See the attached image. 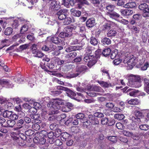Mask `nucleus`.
I'll list each match as a JSON object with an SVG mask.
<instances>
[{
	"instance_id": "f257e3e1",
	"label": "nucleus",
	"mask_w": 149,
	"mask_h": 149,
	"mask_svg": "<svg viewBox=\"0 0 149 149\" xmlns=\"http://www.w3.org/2000/svg\"><path fill=\"white\" fill-rule=\"evenodd\" d=\"M62 101L59 99H52L47 104V106L50 109V114H54L58 113L60 110L63 112H68L71 110L70 108L66 106L60 108V105L63 104Z\"/></svg>"
},
{
	"instance_id": "f03ea898",
	"label": "nucleus",
	"mask_w": 149,
	"mask_h": 149,
	"mask_svg": "<svg viewBox=\"0 0 149 149\" xmlns=\"http://www.w3.org/2000/svg\"><path fill=\"white\" fill-rule=\"evenodd\" d=\"M75 29V26H67L64 29L63 32L60 33L59 36L61 38L70 37L72 35V31L74 30Z\"/></svg>"
},
{
	"instance_id": "7ed1b4c3",
	"label": "nucleus",
	"mask_w": 149,
	"mask_h": 149,
	"mask_svg": "<svg viewBox=\"0 0 149 149\" xmlns=\"http://www.w3.org/2000/svg\"><path fill=\"white\" fill-rule=\"evenodd\" d=\"M135 58L133 55H129L127 56H125L123 61L124 63L127 64L128 66L131 67L134 65L135 64Z\"/></svg>"
},
{
	"instance_id": "20e7f679",
	"label": "nucleus",
	"mask_w": 149,
	"mask_h": 149,
	"mask_svg": "<svg viewBox=\"0 0 149 149\" xmlns=\"http://www.w3.org/2000/svg\"><path fill=\"white\" fill-rule=\"evenodd\" d=\"M15 133L13 132L11 135L13 139V143L14 145L17 146H23L25 145L24 141L17 136H15Z\"/></svg>"
},
{
	"instance_id": "39448f33",
	"label": "nucleus",
	"mask_w": 149,
	"mask_h": 149,
	"mask_svg": "<svg viewBox=\"0 0 149 149\" xmlns=\"http://www.w3.org/2000/svg\"><path fill=\"white\" fill-rule=\"evenodd\" d=\"M84 60L86 62H88L87 65L89 67H91L96 62L95 58L93 55H89L85 56L84 58Z\"/></svg>"
},
{
	"instance_id": "423d86ee",
	"label": "nucleus",
	"mask_w": 149,
	"mask_h": 149,
	"mask_svg": "<svg viewBox=\"0 0 149 149\" xmlns=\"http://www.w3.org/2000/svg\"><path fill=\"white\" fill-rule=\"evenodd\" d=\"M86 69V66L84 65L77 66L76 68V72L70 75V77L73 78L79 75L81 73L83 72Z\"/></svg>"
},
{
	"instance_id": "0eeeda50",
	"label": "nucleus",
	"mask_w": 149,
	"mask_h": 149,
	"mask_svg": "<svg viewBox=\"0 0 149 149\" xmlns=\"http://www.w3.org/2000/svg\"><path fill=\"white\" fill-rule=\"evenodd\" d=\"M128 76V85L137 81H141V79L140 76L137 75L133 74H129L127 75Z\"/></svg>"
},
{
	"instance_id": "6e6552de",
	"label": "nucleus",
	"mask_w": 149,
	"mask_h": 149,
	"mask_svg": "<svg viewBox=\"0 0 149 149\" xmlns=\"http://www.w3.org/2000/svg\"><path fill=\"white\" fill-rule=\"evenodd\" d=\"M68 10L67 9H63L59 10L57 13V15L59 19L63 20L67 15Z\"/></svg>"
},
{
	"instance_id": "1a4fd4ad",
	"label": "nucleus",
	"mask_w": 149,
	"mask_h": 149,
	"mask_svg": "<svg viewBox=\"0 0 149 149\" xmlns=\"http://www.w3.org/2000/svg\"><path fill=\"white\" fill-rule=\"evenodd\" d=\"M0 85L6 88H12L13 85L11 82L6 79H0Z\"/></svg>"
},
{
	"instance_id": "9d476101",
	"label": "nucleus",
	"mask_w": 149,
	"mask_h": 149,
	"mask_svg": "<svg viewBox=\"0 0 149 149\" xmlns=\"http://www.w3.org/2000/svg\"><path fill=\"white\" fill-rule=\"evenodd\" d=\"M122 132L125 136H131L134 140H137L139 139V137L137 135L134 134L132 133L127 131L123 130L122 131Z\"/></svg>"
},
{
	"instance_id": "9b49d317",
	"label": "nucleus",
	"mask_w": 149,
	"mask_h": 149,
	"mask_svg": "<svg viewBox=\"0 0 149 149\" xmlns=\"http://www.w3.org/2000/svg\"><path fill=\"white\" fill-rule=\"evenodd\" d=\"M60 6L56 0H53L51 3L49 8L52 10L55 11L58 10Z\"/></svg>"
},
{
	"instance_id": "f8f14e48",
	"label": "nucleus",
	"mask_w": 149,
	"mask_h": 149,
	"mask_svg": "<svg viewBox=\"0 0 149 149\" xmlns=\"http://www.w3.org/2000/svg\"><path fill=\"white\" fill-rule=\"evenodd\" d=\"M139 8L144 13H149V6L146 3L141 4L139 6Z\"/></svg>"
},
{
	"instance_id": "ddd939ff",
	"label": "nucleus",
	"mask_w": 149,
	"mask_h": 149,
	"mask_svg": "<svg viewBox=\"0 0 149 149\" xmlns=\"http://www.w3.org/2000/svg\"><path fill=\"white\" fill-rule=\"evenodd\" d=\"M36 80L34 75L32 77H30L29 78H26L25 79V80L28 82L29 85L31 87L34 85Z\"/></svg>"
},
{
	"instance_id": "4468645a",
	"label": "nucleus",
	"mask_w": 149,
	"mask_h": 149,
	"mask_svg": "<svg viewBox=\"0 0 149 149\" xmlns=\"http://www.w3.org/2000/svg\"><path fill=\"white\" fill-rule=\"evenodd\" d=\"M95 20L94 18L88 19L86 22V26L89 28L93 27L95 25Z\"/></svg>"
},
{
	"instance_id": "2eb2a0df",
	"label": "nucleus",
	"mask_w": 149,
	"mask_h": 149,
	"mask_svg": "<svg viewBox=\"0 0 149 149\" xmlns=\"http://www.w3.org/2000/svg\"><path fill=\"white\" fill-rule=\"evenodd\" d=\"M81 49V47L79 46H72L67 48L65 49V51L69 52L72 51L80 50Z\"/></svg>"
},
{
	"instance_id": "dca6fc26",
	"label": "nucleus",
	"mask_w": 149,
	"mask_h": 149,
	"mask_svg": "<svg viewBox=\"0 0 149 149\" xmlns=\"http://www.w3.org/2000/svg\"><path fill=\"white\" fill-rule=\"evenodd\" d=\"M89 119L90 123L94 125L98 124L99 123V121L97 118L93 116H89Z\"/></svg>"
},
{
	"instance_id": "f3484780",
	"label": "nucleus",
	"mask_w": 149,
	"mask_h": 149,
	"mask_svg": "<svg viewBox=\"0 0 149 149\" xmlns=\"http://www.w3.org/2000/svg\"><path fill=\"white\" fill-rule=\"evenodd\" d=\"M143 81L144 83V90L149 94V80L146 78H144Z\"/></svg>"
},
{
	"instance_id": "a211bd4d",
	"label": "nucleus",
	"mask_w": 149,
	"mask_h": 149,
	"mask_svg": "<svg viewBox=\"0 0 149 149\" xmlns=\"http://www.w3.org/2000/svg\"><path fill=\"white\" fill-rule=\"evenodd\" d=\"M44 21L46 24L51 25H53L56 22V21L54 19L45 17Z\"/></svg>"
},
{
	"instance_id": "6ab92c4d",
	"label": "nucleus",
	"mask_w": 149,
	"mask_h": 149,
	"mask_svg": "<svg viewBox=\"0 0 149 149\" xmlns=\"http://www.w3.org/2000/svg\"><path fill=\"white\" fill-rule=\"evenodd\" d=\"M12 19L13 22L11 23V26L13 29H16L19 25L18 20L16 17H13Z\"/></svg>"
},
{
	"instance_id": "aec40b11",
	"label": "nucleus",
	"mask_w": 149,
	"mask_h": 149,
	"mask_svg": "<svg viewBox=\"0 0 149 149\" xmlns=\"http://www.w3.org/2000/svg\"><path fill=\"white\" fill-rule=\"evenodd\" d=\"M107 15L110 18L116 19L117 18L120 17V15L115 12H111L107 13Z\"/></svg>"
},
{
	"instance_id": "412c9836",
	"label": "nucleus",
	"mask_w": 149,
	"mask_h": 149,
	"mask_svg": "<svg viewBox=\"0 0 149 149\" xmlns=\"http://www.w3.org/2000/svg\"><path fill=\"white\" fill-rule=\"evenodd\" d=\"M140 81H137L135 82H133L132 83H131L128 84V85L131 87L138 88L141 86V84L140 82Z\"/></svg>"
},
{
	"instance_id": "4be33fe9",
	"label": "nucleus",
	"mask_w": 149,
	"mask_h": 149,
	"mask_svg": "<svg viewBox=\"0 0 149 149\" xmlns=\"http://www.w3.org/2000/svg\"><path fill=\"white\" fill-rule=\"evenodd\" d=\"M126 102L129 104L133 105H138L140 103L139 100L136 98L132 99L129 101L127 100Z\"/></svg>"
},
{
	"instance_id": "5701e85b",
	"label": "nucleus",
	"mask_w": 149,
	"mask_h": 149,
	"mask_svg": "<svg viewBox=\"0 0 149 149\" xmlns=\"http://www.w3.org/2000/svg\"><path fill=\"white\" fill-rule=\"evenodd\" d=\"M55 136L54 135L53 133L52 132H50L47 133V138H48L51 141L49 140V142L50 144H52L54 142L53 140Z\"/></svg>"
},
{
	"instance_id": "b1692460",
	"label": "nucleus",
	"mask_w": 149,
	"mask_h": 149,
	"mask_svg": "<svg viewBox=\"0 0 149 149\" xmlns=\"http://www.w3.org/2000/svg\"><path fill=\"white\" fill-rule=\"evenodd\" d=\"M127 91L128 92H130L129 93V95L131 96H136L137 95L139 92L138 90L131 88H129L128 89Z\"/></svg>"
},
{
	"instance_id": "393cba45",
	"label": "nucleus",
	"mask_w": 149,
	"mask_h": 149,
	"mask_svg": "<svg viewBox=\"0 0 149 149\" xmlns=\"http://www.w3.org/2000/svg\"><path fill=\"white\" fill-rule=\"evenodd\" d=\"M97 82L101 86L104 88H109L111 86V84L109 82L99 81Z\"/></svg>"
},
{
	"instance_id": "a878e982",
	"label": "nucleus",
	"mask_w": 149,
	"mask_h": 149,
	"mask_svg": "<svg viewBox=\"0 0 149 149\" xmlns=\"http://www.w3.org/2000/svg\"><path fill=\"white\" fill-rule=\"evenodd\" d=\"M71 14L75 16L79 17L81 14L80 11L79 10H75L74 9L72 8L70 10Z\"/></svg>"
},
{
	"instance_id": "bb28decb",
	"label": "nucleus",
	"mask_w": 149,
	"mask_h": 149,
	"mask_svg": "<svg viewBox=\"0 0 149 149\" xmlns=\"http://www.w3.org/2000/svg\"><path fill=\"white\" fill-rule=\"evenodd\" d=\"M91 90L93 91L103 92V90L100 87L97 86H92L91 87Z\"/></svg>"
},
{
	"instance_id": "cd10ccee",
	"label": "nucleus",
	"mask_w": 149,
	"mask_h": 149,
	"mask_svg": "<svg viewBox=\"0 0 149 149\" xmlns=\"http://www.w3.org/2000/svg\"><path fill=\"white\" fill-rule=\"evenodd\" d=\"M134 113L136 117L140 116L141 115V111L142 110L138 107H135L134 108Z\"/></svg>"
},
{
	"instance_id": "c85d7f7f",
	"label": "nucleus",
	"mask_w": 149,
	"mask_h": 149,
	"mask_svg": "<svg viewBox=\"0 0 149 149\" xmlns=\"http://www.w3.org/2000/svg\"><path fill=\"white\" fill-rule=\"evenodd\" d=\"M33 54L34 56L38 58L42 57L44 55V54L43 53L38 50L33 52Z\"/></svg>"
},
{
	"instance_id": "c756f323",
	"label": "nucleus",
	"mask_w": 149,
	"mask_h": 149,
	"mask_svg": "<svg viewBox=\"0 0 149 149\" xmlns=\"http://www.w3.org/2000/svg\"><path fill=\"white\" fill-rule=\"evenodd\" d=\"M31 118L34 120V121L36 123H40L41 121L39 119V116L38 114H34L31 116Z\"/></svg>"
},
{
	"instance_id": "7c9ffc66",
	"label": "nucleus",
	"mask_w": 149,
	"mask_h": 149,
	"mask_svg": "<svg viewBox=\"0 0 149 149\" xmlns=\"http://www.w3.org/2000/svg\"><path fill=\"white\" fill-rule=\"evenodd\" d=\"M76 1L79 5L85 4L87 5H90L89 3L86 0H76Z\"/></svg>"
},
{
	"instance_id": "2f4dec72",
	"label": "nucleus",
	"mask_w": 149,
	"mask_h": 149,
	"mask_svg": "<svg viewBox=\"0 0 149 149\" xmlns=\"http://www.w3.org/2000/svg\"><path fill=\"white\" fill-rule=\"evenodd\" d=\"M63 19L64 20L63 23L65 25H68L72 22L71 18L68 15H67Z\"/></svg>"
},
{
	"instance_id": "473e14b6",
	"label": "nucleus",
	"mask_w": 149,
	"mask_h": 149,
	"mask_svg": "<svg viewBox=\"0 0 149 149\" xmlns=\"http://www.w3.org/2000/svg\"><path fill=\"white\" fill-rule=\"evenodd\" d=\"M118 50L117 49H115L113 51L111 55V58L112 59H114L116 58H118L119 56L118 54Z\"/></svg>"
},
{
	"instance_id": "72a5a7b5",
	"label": "nucleus",
	"mask_w": 149,
	"mask_h": 149,
	"mask_svg": "<svg viewBox=\"0 0 149 149\" xmlns=\"http://www.w3.org/2000/svg\"><path fill=\"white\" fill-rule=\"evenodd\" d=\"M101 123L102 125H112L110 123H109V120L107 118H102L101 121Z\"/></svg>"
},
{
	"instance_id": "f704fd0d",
	"label": "nucleus",
	"mask_w": 149,
	"mask_h": 149,
	"mask_svg": "<svg viewBox=\"0 0 149 149\" xmlns=\"http://www.w3.org/2000/svg\"><path fill=\"white\" fill-rule=\"evenodd\" d=\"M117 33V32L115 30L111 29L108 31L107 35L108 37H110L115 36Z\"/></svg>"
},
{
	"instance_id": "c9c22d12",
	"label": "nucleus",
	"mask_w": 149,
	"mask_h": 149,
	"mask_svg": "<svg viewBox=\"0 0 149 149\" xmlns=\"http://www.w3.org/2000/svg\"><path fill=\"white\" fill-rule=\"evenodd\" d=\"M136 6V3L134 2H131L130 3H127L125 4L124 6L125 8H132L135 7Z\"/></svg>"
},
{
	"instance_id": "e433bc0d",
	"label": "nucleus",
	"mask_w": 149,
	"mask_h": 149,
	"mask_svg": "<svg viewBox=\"0 0 149 149\" xmlns=\"http://www.w3.org/2000/svg\"><path fill=\"white\" fill-rule=\"evenodd\" d=\"M27 23L24 24L22 26L20 30V32L24 34H23L28 29V26L27 24Z\"/></svg>"
},
{
	"instance_id": "4c0bfd02",
	"label": "nucleus",
	"mask_w": 149,
	"mask_h": 149,
	"mask_svg": "<svg viewBox=\"0 0 149 149\" xmlns=\"http://www.w3.org/2000/svg\"><path fill=\"white\" fill-rule=\"evenodd\" d=\"M85 28L84 26H81L79 28V34L82 37L85 36Z\"/></svg>"
},
{
	"instance_id": "58836bf2",
	"label": "nucleus",
	"mask_w": 149,
	"mask_h": 149,
	"mask_svg": "<svg viewBox=\"0 0 149 149\" xmlns=\"http://www.w3.org/2000/svg\"><path fill=\"white\" fill-rule=\"evenodd\" d=\"M114 118L116 119L119 120H121L124 119L125 116L122 114L117 113L115 114Z\"/></svg>"
},
{
	"instance_id": "ea45409f",
	"label": "nucleus",
	"mask_w": 149,
	"mask_h": 149,
	"mask_svg": "<svg viewBox=\"0 0 149 149\" xmlns=\"http://www.w3.org/2000/svg\"><path fill=\"white\" fill-rule=\"evenodd\" d=\"M111 52V50L109 48H107L103 50L102 54L104 56H107L110 54Z\"/></svg>"
},
{
	"instance_id": "a19ab883",
	"label": "nucleus",
	"mask_w": 149,
	"mask_h": 149,
	"mask_svg": "<svg viewBox=\"0 0 149 149\" xmlns=\"http://www.w3.org/2000/svg\"><path fill=\"white\" fill-rule=\"evenodd\" d=\"M102 43L104 45H109L111 43L110 40L108 38H104L102 40Z\"/></svg>"
},
{
	"instance_id": "79ce46f5",
	"label": "nucleus",
	"mask_w": 149,
	"mask_h": 149,
	"mask_svg": "<svg viewBox=\"0 0 149 149\" xmlns=\"http://www.w3.org/2000/svg\"><path fill=\"white\" fill-rule=\"evenodd\" d=\"M76 118L79 119H80L81 121V120L83 121V120H85L86 118H85L84 115L81 113H79L76 115Z\"/></svg>"
},
{
	"instance_id": "37998d69",
	"label": "nucleus",
	"mask_w": 149,
	"mask_h": 149,
	"mask_svg": "<svg viewBox=\"0 0 149 149\" xmlns=\"http://www.w3.org/2000/svg\"><path fill=\"white\" fill-rule=\"evenodd\" d=\"M6 123L7 127H12L15 125L16 123L15 120H8Z\"/></svg>"
},
{
	"instance_id": "c03bdc74",
	"label": "nucleus",
	"mask_w": 149,
	"mask_h": 149,
	"mask_svg": "<svg viewBox=\"0 0 149 149\" xmlns=\"http://www.w3.org/2000/svg\"><path fill=\"white\" fill-rule=\"evenodd\" d=\"M70 136V135L67 132H64L62 134L61 139L63 141H65L66 139H68V137Z\"/></svg>"
},
{
	"instance_id": "a18cd8bd",
	"label": "nucleus",
	"mask_w": 149,
	"mask_h": 149,
	"mask_svg": "<svg viewBox=\"0 0 149 149\" xmlns=\"http://www.w3.org/2000/svg\"><path fill=\"white\" fill-rule=\"evenodd\" d=\"M90 43L93 45H97L98 43V41L95 38L91 37L90 38Z\"/></svg>"
},
{
	"instance_id": "49530a36",
	"label": "nucleus",
	"mask_w": 149,
	"mask_h": 149,
	"mask_svg": "<svg viewBox=\"0 0 149 149\" xmlns=\"http://www.w3.org/2000/svg\"><path fill=\"white\" fill-rule=\"evenodd\" d=\"M13 32V29L11 27H8L6 29L4 34L6 35H10Z\"/></svg>"
},
{
	"instance_id": "de8ad7c7",
	"label": "nucleus",
	"mask_w": 149,
	"mask_h": 149,
	"mask_svg": "<svg viewBox=\"0 0 149 149\" xmlns=\"http://www.w3.org/2000/svg\"><path fill=\"white\" fill-rule=\"evenodd\" d=\"M149 66L148 63L147 62H145L143 65L141 66V70H147Z\"/></svg>"
},
{
	"instance_id": "09e8293b",
	"label": "nucleus",
	"mask_w": 149,
	"mask_h": 149,
	"mask_svg": "<svg viewBox=\"0 0 149 149\" xmlns=\"http://www.w3.org/2000/svg\"><path fill=\"white\" fill-rule=\"evenodd\" d=\"M47 132L45 130H42L39 133V135L40 136L41 138H47Z\"/></svg>"
},
{
	"instance_id": "8fccbe9b",
	"label": "nucleus",
	"mask_w": 149,
	"mask_h": 149,
	"mask_svg": "<svg viewBox=\"0 0 149 149\" xmlns=\"http://www.w3.org/2000/svg\"><path fill=\"white\" fill-rule=\"evenodd\" d=\"M12 114V112L6 110L3 112V116L5 118H9Z\"/></svg>"
},
{
	"instance_id": "3c124183",
	"label": "nucleus",
	"mask_w": 149,
	"mask_h": 149,
	"mask_svg": "<svg viewBox=\"0 0 149 149\" xmlns=\"http://www.w3.org/2000/svg\"><path fill=\"white\" fill-rule=\"evenodd\" d=\"M77 55L76 53L75 52H73L69 53L66 55L65 57L68 58H74Z\"/></svg>"
},
{
	"instance_id": "603ef678",
	"label": "nucleus",
	"mask_w": 149,
	"mask_h": 149,
	"mask_svg": "<svg viewBox=\"0 0 149 149\" xmlns=\"http://www.w3.org/2000/svg\"><path fill=\"white\" fill-rule=\"evenodd\" d=\"M139 128L142 130L147 131L149 129V126L147 124L142 125L139 126Z\"/></svg>"
},
{
	"instance_id": "864d4df0",
	"label": "nucleus",
	"mask_w": 149,
	"mask_h": 149,
	"mask_svg": "<svg viewBox=\"0 0 149 149\" xmlns=\"http://www.w3.org/2000/svg\"><path fill=\"white\" fill-rule=\"evenodd\" d=\"M52 42L55 44H58L60 41V40L59 39L58 37L55 36H53L51 38Z\"/></svg>"
},
{
	"instance_id": "5fc2aeb1",
	"label": "nucleus",
	"mask_w": 149,
	"mask_h": 149,
	"mask_svg": "<svg viewBox=\"0 0 149 149\" xmlns=\"http://www.w3.org/2000/svg\"><path fill=\"white\" fill-rule=\"evenodd\" d=\"M130 119L132 120L134 122L139 123L140 121V119L139 118H138L137 117H135L133 116H131L130 117Z\"/></svg>"
},
{
	"instance_id": "6e6d98bb",
	"label": "nucleus",
	"mask_w": 149,
	"mask_h": 149,
	"mask_svg": "<svg viewBox=\"0 0 149 149\" xmlns=\"http://www.w3.org/2000/svg\"><path fill=\"white\" fill-rule=\"evenodd\" d=\"M115 8V6L113 5L109 4L106 6V8L107 10L110 12L112 11Z\"/></svg>"
},
{
	"instance_id": "4d7b16f0",
	"label": "nucleus",
	"mask_w": 149,
	"mask_h": 149,
	"mask_svg": "<svg viewBox=\"0 0 149 149\" xmlns=\"http://www.w3.org/2000/svg\"><path fill=\"white\" fill-rule=\"evenodd\" d=\"M86 94L90 96L93 97L96 96L97 95H99L100 93H97L96 94L93 91H88L86 93Z\"/></svg>"
},
{
	"instance_id": "13d9d810",
	"label": "nucleus",
	"mask_w": 149,
	"mask_h": 149,
	"mask_svg": "<svg viewBox=\"0 0 149 149\" xmlns=\"http://www.w3.org/2000/svg\"><path fill=\"white\" fill-rule=\"evenodd\" d=\"M86 52L87 54H90L92 53L93 52V48L88 47L86 48Z\"/></svg>"
},
{
	"instance_id": "bf43d9fd",
	"label": "nucleus",
	"mask_w": 149,
	"mask_h": 149,
	"mask_svg": "<svg viewBox=\"0 0 149 149\" xmlns=\"http://www.w3.org/2000/svg\"><path fill=\"white\" fill-rule=\"evenodd\" d=\"M111 27V25L109 23H107L104 24L102 26L103 29L105 30L109 29Z\"/></svg>"
},
{
	"instance_id": "052dcab7",
	"label": "nucleus",
	"mask_w": 149,
	"mask_h": 149,
	"mask_svg": "<svg viewBox=\"0 0 149 149\" xmlns=\"http://www.w3.org/2000/svg\"><path fill=\"white\" fill-rule=\"evenodd\" d=\"M40 105V104L39 103L34 102L33 105V107H34V108L33 110H31V111H34V112H35L36 111V108H39Z\"/></svg>"
},
{
	"instance_id": "680f3d73",
	"label": "nucleus",
	"mask_w": 149,
	"mask_h": 149,
	"mask_svg": "<svg viewBox=\"0 0 149 149\" xmlns=\"http://www.w3.org/2000/svg\"><path fill=\"white\" fill-rule=\"evenodd\" d=\"M107 139L113 143L116 142L117 139L116 137L115 136H108Z\"/></svg>"
},
{
	"instance_id": "e2e57ef3",
	"label": "nucleus",
	"mask_w": 149,
	"mask_h": 149,
	"mask_svg": "<svg viewBox=\"0 0 149 149\" xmlns=\"http://www.w3.org/2000/svg\"><path fill=\"white\" fill-rule=\"evenodd\" d=\"M94 117L101 118L104 116L103 113L100 112H96L94 114Z\"/></svg>"
},
{
	"instance_id": "0e129e2a",
	"label": "nucleus",
	"mask_w": 149,
	"mask_h": 149,
	"mask_svg": "<svg viewBox=\"0 0 149 149\" xmlns=\"http://www.w3.org/2000/svg\"><path fill=\"white\" fill-rule=\"evenodd\" d=\"M32 128L34 130L37 131L40 129V125L36 123L33 125Z\"/></svg>"
},
{
	"instance_id": "69168bd1",
	"label": "nucleus",
	"mask_w": 149,
	"mask_h": 149,
	"mask_svg": "<svg viewBox=\"0 0 149 149\" xmlns=\"http://www.w3.org/2000/svg\"><path fill=\"white\" fill-rule=\"evenodd\" d=\"M17 20H18V22L19 21L22 24H25L27 23V21L26 20L24 19L23 18L20 17H16Z\"/></svg>"
},
{
	"instance_id": "338daca9",
	"label": "nucleus",
	"mask_w": 149,
	"mask_h": 149,
	"mask_svg": "<svg viewBox=\"0 0 149 149\" xmlns=\"http://www.w3.org/2000/svg\"><path fill=\"white\" fill-rule=\"evenodd\" d=\"M81 122L83 123L84 126L86 127H87L90 125V123L89 121V120H87L86 118L85 119V120H83L82 121L81 120Z\"/></svg>"
},
{
	"instance_id": "774afa93",
	"label": "nucleus",
	"mask_w": 149,
	"mask_h": 149,
	"mask_svg": "<svg viewBox=\"0 0 149 149\" xmlns=\"http://www.w3.org/2000/svg\"><path fill=\"white\" fill-rule=\"evenodd\" d=\"M18 117V116L16 114L13 113L12 112V114L10 115L9 118L12 120H15L17 119Z\"/></svg>"
}]
</instances>
